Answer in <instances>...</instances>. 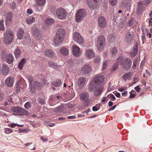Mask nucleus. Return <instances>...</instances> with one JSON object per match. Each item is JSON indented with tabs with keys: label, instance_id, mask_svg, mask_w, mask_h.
Listing matches in <instances>:
<instances>
[{
	"label": "nucleus",
	"instance_id": "56",
	"mask_svg": "<svg viewBox=\"0 0 152 152\" xmlns=\"http://www.w3.org/2000/svg\"><path fill=\"white\" fill-rule=\"evenodd\" d=\"M134 19L133 18H131L129 21L128 24L130 26H132L133 24Z\"/></svg>",
	"mask_w": 152,
	"mask_h": 152
},
{
	"label": "nucleus",
	"instance_id": "26",
	"mask_svg": "<svg viewBox=\"0 0 152 152\" xmlns=\"http://www.w3.org/2000/svg\"><path fill=\"white\" fill-rule=\"evenodd\" d=\"M138 52V44L136 43L134 44V46L133 50L131 52V54L133 56H135L137 53Z\"/></svg>",
	"mask_w": 152,
	"mask_h": 152
},
{
	"label": "nucleus",
	"instance_id": "36",
	"mask_svg": "<svg viewBox=\"0 0 152 152\" xmlns=\"http://www.w3.org/2000/svg\"><path fill=\"white\" fill-rule=\"evenodd\" d=\"M48 64L49 67H53L54 69H57L58 67V65L52 61H49L48 62Z\"/></svg>",
	"mask_w": 152,
	"mask_h": 152
},
{
	"label": "nucleus",
	"instance_id": "41",
	"mask_svg": "<svg viewBox=\"0 0 152 152\" xmlns=\"http://www.w3.org/2000/svg\"><path fill=\"white\" fill-rule=\"evenodd\" d=\"M118 0H109V3L112 6H115L117 3Z\"/></svg>",
	"mask_w": 152,
	"mask_h": 152
},
{
	"label": "nucleus",
	"instance_id": "55",
	"mask_svg": "<svg viewBox=\"0 0 152 152\" xmlns=\"http://www.w3.org/2000/svg\"><path fill=\"white\" fill-rule=\"evenodd\" d=\"M20 86L16 85V90L17 93H19L20 91Z\"/></svg>",
	"mask_w": 152,
	"mask_h": 152
},
{
	"label": "nucleus",
	"instance_id": "61",
	"mask_svg": "<svg viewBox=\"0 0 152 152\" xmlns=\"http://www.w3.org/2000/svg\"><path fill=\"white\" fill-rule=\"evenodd\" d=\"M133 81H134V82L133 83V84H134L136 83L138 81V79L136 77H134V79L133 80Z\"/></svg>",
	"mask_w": 152,
	"mask_h": 152
},
{
	"label": "nucleus",
	"instance_id": "44",
	"mask_svg": "<svg viewBox=\"0 0 152 152\" xmlns=\"http://www.w3.org/2000/svg\"><path fill=\"white\" fill-rule=\"evenodd\" d=\"M82 53V52L80 51L79 47L77 46V57L80 56Z\"/></svg>",
	"mask_w": 152,
	"mask_h": 152
},
{
	"label": "nucleus",
	"instance_id": "25",
	"mask_svg": "<svg viewBox=\"0 0 152 152\" xmlns=\"http://www.w3.org/2000/svg\"><path fill=\"white\" fill-rule=\"evenodd\" d=\"M2 71L3 75H4L8 74L9 72V68L5 64H3Z\"/></svg>",
	"mask_w": 152,
	"mask_h": 152
},
{
	"label": "nucleus",
	"instance_id": "9",
	"mask_svg": "<svg viewBox=\"0 0 152 152\" xmlns=\"http://www.w3.org/2000/svg\"><path fill=\"white\" fill-rule=\"evenodd\" d=\"M86 15L85 10L80 9L77 12V22H79L83 20L84 17Z\"/></svg>",
	"mask_w": 152,
	"mask_h": 152
},
{
	"label": "nucleus",
	"instance_id": "33",
	"mask_svg": "<svg viewBox=\"0 0 152 152\" xmlns=\"http://www.w3.org/2000/svg\"><path fill=\"white\" fill-rule=\"evenodd\" d=\"M26 63V60L25 58H23L19 63L18 66L19 68L20 69H22L23 67L25 64Z\"/></svg>",
	"mask_w": 152,
	"mask_h": 152
},
{
	"label": "nucleus",
	"instance_id": "15",
	"mask_svg": "<svg viewBox=\"0 0 152 152\" xmlns=\"http://www.w3.org/2000/svg\"><path fill=\"white\" fill-rule=\"evenodd\" d=\"M1 56L3 57L6 61L9 64H11L14 61V57L11 54H7L5 55L4 54L2 53Z\"/></svg>",
	"mask_w": 152,
	"mask_h": 152
},
{
	"label": "nucleus",
	"instance_id": "52",
	"mask_svg": "<svg viewBox=\"0 0 152 152\" xmlns=\"http://www.w3.org/2000/svg\"><path fill=\"white\" fill-rule=\"evenodd\" d=\"M126 23V21H124L123 22L121 21L120 22L119 26L121 28L124 27Z\"/></svg>",
	"mask_w": 152,
	"mask_h": 152
},
{
	"label": "nucleus",
	"instance_id": "32",
	"mask_svg": "<svg viewBox=\"0 0 152 152\" xmlns=\"http://www.w3.org/2000/svg\"><path fill=\"white\" fill-rule=\"evenodd\" d=\"M35 18L33 16L28 17L26 19V21L28 24H30L33 23L35 21Z\"/></svg>",
	"mask_w": 152,
	"mask_h": 152
},
{
	"label": "nucleus",
	"instance_id": "35",
	"mask_svg": "<svg viewBox=\"0 0 152 152\" xmlns=\"http://www.w3.org/2000/svg\"><path fill=\"white\" fill-rule=\"evenodd\" d=\"M21 51L20 50L18 49H15L14 52V54L16 58H18L21 56Z\"/></svg>",
	"mask_w": 152,
	"mask_h": 152
},
{
	"label": "nucleus",
	"instance_id": "30",
	"mask_svg": "<svg viewBox=\"0 0 152 152\" xmlns=\"http://www.w3.org/2000/svg\"><path fill=\"white\" fill-rule=\"evenodd\" d=\"M115 36L114 33L109 35L107 36V39L109 42L112 43L115 40Z\"/></svg>",
	"mask_w": 152,
	"mask_h": 152
},
{
	"label": "nucleus",
	"instance_id": "59",
	"mask_svg": "<svg viewBox=\"0 0 152 152\" xmlns=\"http://www.w3.org/2000/svg\"><path fill=\"white\" fill-rule=\"evenodd\" d=\"M126 88H125L124 87H122L121 88H119L118 89V90L120 92H122L126 90L127 88V87H126Z\"/></svg>",
	"mask_w": 152,
	"mask_h": 152
},
{
	"label": "nucleus",
	"instance_id": "64",
	"mask_svg": "<svg viewBox=\"0 0 152 152\" xmlns=\"http://www.w3.org/2000/svg\"><path fill=\"white\" fill-rule=\"evenodd\" d=\"M27 13L29 14H31L32 13V11L30 9H28L27 10Z\"/></svg>",
	"mask_w": 152,
	"mask_h": 152
},
{
	"label": "nucleus",
	"instance_id": "24",
	"mask_svg": "<svg viewBox=\"0 0 152 152\" xmlns=\"http://www.w3.org/2000/svg\"><path fill=\"white\" fill-rule=\"evenodd\" d=\"M60 50L61 53L64 56H66L69 54V49L65 47L61 48Z\"/></svg>",
	"mask_w": 152,
	"mask_h": 152
},
{
	"label": "nucleus",
	"instance_id": "38",
	"mask_svg": "<svg viewBox=\"0 0 152 152\" xmlns=\"http://www.w3.org/2000/svg\"><path fill=\"white\" fill-rule=\"evenodd\" d=\"M37 3L40 6H43L45 3L46 0H37Z\"/></svg>",
	"mask_w": 152,
	"mask_h": 152
},
{
	"label": "nucleus",
	"instance_id": "6",
	"mask_svg": "<svg viewBox=\"0 0 152 152\" xmlns=\"http://www.w3.org/2000/svg\"><path fill=\"white\" fill-rule=\"evenodd\" d=\"M11 110L13 112L19 114L21 115H27L29 113L26 110L20 107L15 106L11 108Z\"/></svg>",
	"mask_w": 152,
	"mask_h": 152
},
{
	"label": "nucleus",
	"instance_id": "12",
	"mask_svg": "<svg viewBox=\"0 0 152 152\" xmlns=\"http://www.w3.org/2000/svg\"><path fill=\"white\" fill-rule=\"evenodd\" d=\"M91 66L89 64H86L84 65L81 69V73L82 75L88 74L92 71Z\"/></svg>",
	"mask_w": 152,
	"mask_h": 152
},
{
	"label": "nucleus",
	"instance_id": "48",
	"mask_svg": "<svg viewBox=\"0 0 152 152\" xmlns=\"http://www.w3.org/2000/svg\"><path fill=\"white\" fill-rule=\"evenodd\" d=\"M107 97L109 99H111V100L112 101H114L115 100V97L114 95L112 94H110L107 96Z\"/></svg>",
	"mask_w": 152,
	"mask_h": 152
},
{
	"label": "nucleus",
	"instance_id": "18",
	"mask_svg": "<svg viewBox=\"0 0 152 152\" xmlns=\"http://www.w3.org/2000/svg\"><path fill=\"white\" fill-rule=\"evenodd\" d=\"M33 36L36 38H37L41 36L42 32L38 28L34 27L32 28Z\"/></svg>",
	"mask_w": 152,
	"mask_h": 152
},
{
	"label": "nucleus",
	"instance_id": "39",
	"mask_svg": "<svg viewBox=\"0 0 152 152\" xmlns=\"http://www.w3.org/2000/svg\"><path fill=\"white\" fill-rule=\"evenodd\" d=\"M120 64V63H118L117 62V63H115L113 66L112 67L111 69V71H113L116 70L118 68V67L119 65L118 64Z\"/></svg>",
	"mask_w": 152,
	"mask_h": 152
},
{
	"label": "nucleus",
	"instance_id": "47",
	"mask_svg": "<svg viewBox=\"0 0 152 152\" xmlns=\"http://www.w3.org/2000/svg\"><path fill=\"white\" fill-rule=\"evenodd\" d=\"M73 54L75 56H76V45H74L72 47Z\"/></svg>",
	"mask_w": 152,
	"mask_h": 152
},
{
	"label": "nucleus",
	"instance_id": "27",
	"mask_svg": "<svg viewBox=\"0 0 152 152\" xmlns=\"http://www.w3.org/2000/svg\"><path fill=\"white\" fill-rule=\"evenodd\" d=\"M24 34V31L21 28H20L17 34L18 37L19 39H21L23 38Z\"/></svg>",
	"mask_w": 152,
	"mask_h": 152
},
{
	"label": "nucleus",
	"instance_id": "57",
	"mask_svg": "<svg viewBox=\"0 0 152 152\" xmlns=\"http://www.w3.org/2000/svg\"><path fill=\"white\" fill-rule=\"evenodd\" d=\"M137 63V61L134 60L133 61V65L132 67L133 69H134L135 68L136 66Z\"/></svg>",
	"mask_w": 152,
	"mask_h": 152
},
{
	"label": "nucleus",
	"instance_id": "51",
	"mask_svg": "<svg viewBox=\"0 0 152 152\" xmlns=\"http://www.w3.org/2000/svg\"><path fill=\"white\" fill-rule=\"evenodd\" d=\"M24 107L26 109H28L31 107V104L29 102H28L25 104Z\"/></svg>",
	"mask_w": 152,
	"mask_h": 152
},
{
	"label": "nucleus",
	"instance_id": "17",
	"mask_svg": "<svg viewBox=\"0 0 152 152\" xmlns=\"http://www.w3.org/2000/svg\"><path fill=\"white\" fill-rule=\"evenodd\" d=\"M67 105L64 104L61 105L56 108L53 109V110L54 112L56 113H61L65 110Z\"/></svg>",
	"mask_w": 152,
	"mask_h": 152
},
{
	"label": "nucleus",
	"instance_id": "54",
	"mask_svg": "<svg viewBox=\"0 0 152 152\" xmlns=\"http://www.w3.org/2000/svg\"><path fill=\"white\" fill-rule=\"evenodd\" d=\"M38 102L40 104H43L45 103V101L40 98H38L37 100Z\"/></svg>",
	"mask_w": 152,
	"mask_h": 152
},
{
	"label": "nucleus",
	"instance_id": "19",
	"mask_svg": "<svg viewBox=\"0 0 152 152\" xmlns=\"http://www.w3.org/2000/svg\"><path fill=\"white\" fill-rule=\"evenodd\" d=\"M134 37V33L132 32H129L127 33L126 35V41L128 42H131L133 41Z\"/></svg>",
	"mask_w": 152,
	"mask_h": 152
},
{
	"label": "nucleus",
	"instance_id": "1",
	"mask_svg": "<svg viewBox=\"0 0 152 152\" xmlns=\"http://www.w3.org/2000/svg\"><path fill=\"white\" fill-rule=\"evenodd\" d=\"M65 31L64 29L60 28L57 31L54 38V43L57 46H59L63 40Z\"/></svg>",
	"mask_w": 152,
	"mask_h": 152
},
{
	"label": "nucleus",
	"instance_id": "7",
	"mask_svg": "<svg viewBox=\"0 0 152 152\" xmlns=\"http://www.w3.org/2000/svg\"><path fill=\"white\" fill-rule=\"evenodd\" d=\"M94 85V86L92 87L93 89V91H90L89 88V87H88V90L90 92H92L94 91V94L95 96L97 97L101 94L103 90V88L100 85Z\"/></svg>",
	"mask_w": 152,
	"mask_h": 152
},
{
	"label": "nucleus",
	"instance_id": "43",
	"mask_svg": "<svg viewBox=\"0 0 152 152\" xmlns=\"http://www.w3.org/2000/svg\"><path fill=\"white\" fill-rule=\"evenodd\" d=\"M56 10V7L53 5H51L49 7V10L50 12L52 13H55V10Z\"/></svg>",
	"mask_w": 152,
	"mask_h": 152
},
{
	"label": "nucleus",
	"instance_id": "45",
	"mask_svg": "<svg viewBox=\"0 0 152 152\" xmlns=\"http://www.w3.org/2000/svg\"><path fill=\"white\" fill-rule=\"evenodd\" d=\"M3 20H1L0 21V30L2 31H4L5 28L4 26Z\"/></svg>",
	"mask_w": 152,
	"mask_h": 152
},
{
	"label": "nucleus",
	"instance_id": "20",
	"mask_svg": "<svg viewBox=\"0 0 152 152\" xmlns=\"http://www.w3.org/2000/svg\"><path fill=\"white\" fill-rule=\"evenodd\" d=\"M86 84V79L85 77L80 78L78 82V85L80 89H83Z\"/></svg>",
	"mask_w": 152,
	"mask_h": 152
},
{
	"label": "nucleus",
	"instance_id": "63",
	"mask_svg": "<svg viewBox=\"0 0 152 152\" xmlns=\"http://www.w3.org/2000/svg\"><path fill=\"white\" fill-rule=\"evenodd\" d=\"M116 107V105H115L110 107L109 109V111H110L111 110H113Z\"/></svg>",
	"mask_w": 152,
	"mask_h": 152
},
{
	"label": "nucleus",
	"instance_id": "60",
	"mask_svg": "<svg viewBox=\"0 0 152 152\" xmlns=\"http://www.w3.org/2000/svg\"><path fill=\"white\" fill-rule=\"evenodd\" d=\"M41 140L43 141H47L48 140V139L43 137H41Z\"/></svg>",
	"mask_w": 152,
	"mask_h": 152
},
{
	"label": "nucleus",
	"instance_id": "62",
	"mask_svg": "<svg viewBox=\"0 0 152 152\" xmlns=\"http://www.w3.org/2000/svg\"><path fill=\"white\" fill-rule=\"evenodd\" d=\"M26 129H19V132L20 133H24L26 132Z\"/></svg>",
	"mask_w": 152,
	"mask_h": 152
},
{
	"label": "nucleus",
	"instance_id": "3",
	"mask_svg": "<svg viewBox=\"0 0 152 152\" xmlns=\"http://www.w3.org/2000/svg\"><path fill=\"white\" fill-rule=\"evenodd\" d=\"M104 77L102 75L99 76L95 77L91 81L89 84V90L92 91L93 90V87L94 85H100L104 80Z\"/></svg>",
	"mask_w": 152,
	"mask_h": 152
},
{
	"label": "nucleus",
	"instance_id": "10",
	"mask_svg": "<svg viewBox=\"0 0 152 152\" xmlns=\"http://www.w3.org/2000/svg\"><path fill=\"white\" fill-rule=\"evenodd\" d=\"M79 97L82 101L87 103L86 106H88L89 104L90 100L89 98V94L88 92H83L79 94Z\"/></svg>",
	"mask_w": 152,
	"mask_h": 152
},
{
	"label": "nucleus",
	"instance_id": "31",
	"mask_svg": "<svg viewBox=\"0 0 152 152\" xmlns=\"http://www.w3.org/2000/svg\"><path fill=\"white\" fill-rule=\"evenodd\" d=\"M61 80H58L54 81L52 83V85L56 87L59 86L61 84Z\"/></svg>",
	"mask_w": 152,
	"mask_h": 152
},
{
	"label": "nucleus",
	"instance_id": "53",
	"mask_svg": "<svg viewBox=\"0 0 152 152\" xmlns=\"http://www.w3.org/2000/svg\"><path fill=\"white\" fill-rule=\"evenodd\" d=\"M107 65V63L106 61H104L102 65V70H104L105 69Z\"/></svg>",
	"mask_w": 152,
	"mask_h": 152
},
{
	"label": "nucleus",
	"instance_id": "5",
	"mask_svg": "<svg viewBox=\"0 0 152 152\" xmlns=\"http://www.w3.org/2000/svg\"><path fill=\"white\" fill-rule=\"evenodd\" d=\"M54 15L59 19H64L66 16V12L64 9L59 7L56 10Z\"/></svg>",
	"mask_w": 152,
	"mask_h": 152
},
{
	"label": "nucleus",
	"instance_id": "34",
	"mask_svg": "<svg viewBox=\"0 0 152 152\" xmlns=\"http://www.w3.org/2000/svg\"><path fill=\"white\" fill-rule=\"evenodd\" d=\"M132 73L131 72L125 74L122 77V78L125 81H126L127 79H128L131 76Z\"/></svg>",
	"mask_w": 152,
	"mask_h": 152
},
{
	"label": "nucleus",
	"instance_id": "37",
	"mask_svg": "<svg viewBox=\"0 0 152 152\" xmlns=\"http://www.w3.org/2000/svg\"><path fill=\"white\" fill-rule=\"evenodd\" d=\"M54 22V20L53 19L50 18H47L45 20L46 23L49 25H51L53 24Z\"/></svg>",
	"mask_w": 152,
	"mask_h": 152
},
{
	"label": "nucleus",
	"instance_id": "16",
	"mask_svg": "<svg viewBox=\"0 0 152 152\" xmlns=\"http://www.w3.org/2000/svg\"><path fill=\"white\" fill-rule=\"evenodd\" d=\"M42 84L38 82L37 81H35L33 84H32V86H30L31 90L33 93L35 92V89L37 88L38 89H40L41 86Z\"/></svg>",
	"mask_w": 152,
	"mask_h": 152
},
{
	"label": "nucleus",
	"instance_id": "8",
	"mask_svg": "<svg viewBox=\"0 0 152 152\" xmlns=\"http://www.w3.org/2000/svg\"><path fill=\"white\" fill-rule=\"evenodd\" d=\"M97 47L99 50H101L103 48V45L105 42V38L104 36L101 35L99 36L97 39Z\"/></svg>",
	"mask_w": 152,
	"mask_h": 152
},
{
	"label": "nucleus",
	"instance_id": "21",
	"mask_svg": "<svg viewBox=\"0 0 152 152\" xmlns=\"http://www.w3.org/2000/svg\"><path fill=\"white\" fill-rule=\"evenodd\" d=\"M14 83V79L10 77H7L5 80L6 85L9 87H12L13 86Z\"/></svg>",
	"mask_w": 152,
	"mask_h": 152
},
{
	"label": "nucleus",
	"instance_id": "13",
	"mask_svg": "<svg viewBox=\"0 0 152 152\" xmlns=\"http://www.w3.org/2000/svg\"><path fill=\"white\" fill-rule=\"evenodd\" d=\"M97 0H87V2L88 7L92 10L96 9L98 7Z\"/></svg>",
	"mask_w": 152,
	"mask_h": 152
},
{
	"label": "nucleus",
	"instance_id": "4",
	"mask_svg": "<svg viewBox=\"0 0 152 152\" xmlns=\"http://www.w3.org/2000/svg\"><path fill=\"white\" fill-rule=\"evenodd\" d=\"M4 34V42L6 45L10 44L12 41L13 39L12 31L10 30H7Z\"/></svg>",
	"mask_w": 152,
	"mask_h": 152
},
{
	"label": "nucleus",
	"instance_id": "40",
	"mask_svg": "<svg viewBox=\"0 0 152 152\" xmlns=\"http://www.w3.org/2000/svg\"><path fill=\"white\" fill-rule=\"evenodd\" d=\"M110 52L113 55H115L118 52V50L115 47H113L111 50Z\"/></svg>",
	"mask_w": 152,
	"mask_h": 152
},
{
	"label": "nucleus",
	"instance_id": "2",
	"mask_svg": "<svg viewBox=\"0 0 152 152\" xmlns=\"http://www.w3.org/2000/svg\"><path fill=\"white\" fill-rule=\"evenodd\" d=\"M117 62L122 65L125 69L128 70L131 67L132 61L129 58L125 59L123 57H119L117 59Z\"/></svg>",
	"mask_w": 152,
	"mask_h": 152
},
{
	"label": "nucleus",
	"instance_id": "14",
	"mask_svg": "<svg viewBox=\"0 0 152 152\" xmlns=\"http://www.w3.org/2000/svg\"><path fill=\"white\" fill-rule=\"evenodd\" d=\"M97 21L98 25L100 28H103L106 26V20L104 17L100 16L98 18Z\"/></svg>",
	"mask_w": 152,
	"mask_h": 152
},
{
	"label": "nucleus",
	"instance_id": "11",
	"mask_svg": "<svg viewBox=\"0 0 152 152\" xmlns=\"http://www.w3.org/2000/svg\"><path fill=\"white\" fill-rule=\"evenodd\" d=\"M146 4L143 1H141L138 2L136 9V14L137 15H139L142 13L144 7L146 6Z\"/></svg>",
	"mask_w": 152,
	"mask_h": 152
},
{
	"label": "nucleus",
	"instance_id": "23",
	"mask_svg": "<svg viewBox=\"0 0 152 152\" xmlns=\"http://www.w3.org/2000/svg\"><path fill=\"white\" fill-rule=\"evenodd\" d=\"M84 40L80 34L77 32V42L80 44H82L84 43Z\"/></svg>",
	"mask_w": 152,
	"mask_h": 152
},
{
	"label": "nucleus",
	"instance_id": "49",
	"mask_svg": "<svg viewBox=\"0 0 152 152\" xmlns=\"http://www.w3.org/2000/svg\"><path fill=\"white\" fill-rule=\"evenodd\" d=\"M28 80L29 82L30 86H32V82L33 80V77L31 76H29L28 77Z\"/></svg>",
	"mask_w": 152,
	"mask_h": 152
},
{
	"label": "nucleus",
	"instance_id": "42",
	"mask_svg": "<svg viewBox=\"0 0 152 152\" xmlns=\"http://www.w3.org/2000/svg\"><path fill=\"white\" fill-rule=\"evenodd\" d=\"M100 60V57L99 56H97L94 58V62L95 63H98Z\"/></svg>",
	"mask_w": 152,
	"mask_h": 152
},
{
	"label": "nucleus",
	"instance_id": "58",
	"mask_svg": "<svg viewBox=\"0 0 152 152\" xmlns=\"http://www.w3.org/2000/svg\"><path fill=\"white\" fill-rule=\"evenodd\" d=\"M134 89L137 92H139L140 90V88L139 86H137L134 88Z\"/></svg>",
	"mask_w": 152,
	"mask_h": 152
},
{
	"label": "nucleus",
	"instance_id": "29",
	"mask_svg": "<svg viewBox=\"0 0 152 152\" xmlns=\"http://www.w3.org/2000/svg\"><path fill=\"white\" fill-rule=\"evenodd\" d=\"M45 55L47 56L52 57L54 56V53L51 50H48L45 52Z\"/></svg>",
	"mask_w": 152,
	"mask_h": 152
},
{
	"label": "nucleus",
	"instance_id": "50",
	"mask_svg": "<svg viewBox=\"0 0 152 152\" xmlns=\"http://www.w3.org/2000/svg\"><path fill=\"white\" fill-rule=\"evenodd\" d=\"M10 8L13 10H15L16 8V4L15 2H12L10 5Z\"/></svg>",
	"mask_w": 152,
	"mask_h": 152
},
{
	"label": "nucleus",
	"instance_id": "46",
	"mask_svg": "<svg viewBox=\"0 0 152 152\" xmlns=\"http://www.w3.org/2000/svg\"><path fill=\"white\" fill-rule=\"evenodd\" d=\"M100 105L97 104L95 106L93 107L92 110L93 111H97L100 108Z\"/></svg>",
	"mask_w": 152,
	"mask_h": 152
},
{
	"label": "nucleus",
	"instance_id": "28",
	"mask_svg": "<svg viewBox=\"0 0 152 152\" xmlns=\"http://www.w3.org/2000/svg\"><path fill=\"white\" fill-rule=\"evenodd\" d=\"M13 17V13L11 12H8L6 18V22L7 23H9L10 22L11 19Z\"/></svg>",
	"mask_w": 152,
	"mask_h": 152
},
{
	"label": "nucleus",
	"instance_id": "22",
	"mask_svg": "<svg viewBox=\"0 0 152 152\" xmlns=\"http://www.w3.org/2000/svg\"><path fill=\"white\" fill-rule=\"evenodd\" d=\"M86 56L88 59L92 58L94 56V53L91 50H88L86 51Z\"/></svg>",
	"mask_w": 152,
	"mask_h": 152
}]
</instances>
